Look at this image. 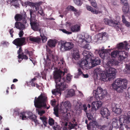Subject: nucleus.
<instances>
[{
	"mask_svg": "<svg viewBox=\"0 0 130 130\" xmlns=\"http://www.w3.org/2000/svg\"><path fill=\"white\" fill-rule=\"evenodd\" d=\"M58 66L60 68L59 70L56 71L54 75L56 88L53 90L52 92L53 95H56L58 94L60 96L61 94V91L64 90L68 87V85L66 84L65 81V78H63L61 79V76H63L65 73L67 72V70L64 68L66 64L63 58L58 62Z\"/></svg>",
	"mask_w": 130,
	"mask_h": 130,
	"instance_id": "f257e3e1",
	"label": "nucleus"
},
{
	"mask_svg": "<svg viewBox=\"0 0 130 130\" xmlns=\"http://www.w3.org/2000/svg\"><path fill=\"white\" fill-rule=\"evenodd\" d=\"M84 55L83 59L80 61L78 62L80 67L83 69L84 68L88 69L90 68V66H89L90 64L91 63L92 67L100 64L101 60L99 58L97 57L93 59L92 57L93 55L91 53L86 51H84L83 53Z\"/></svg>",
	"mask_w": 130,
	"mask_h": 130,
	"instance_id": "f03ea898",
	"label": "nucleus"
},
{
	"mask_svg": "<svg viewBox=\"0 0 130 130\" xmlns=\"http://www.w3.org/2000/svg\"><path fill=\"white\" fill-rule=\"evenodd\" d=\"M127 82L126 79L118 78L112 84L111 86L113 89L120 93L126 88Z\"/></svg>",
	"mask_w": 130,
	"mask_h": 130,
	"instance_id": "7ed1b4c3",
	"label": "nucleus"
},
{
	"mask_svg": "<svg viewBox=\"0 0 130 130\" xmlns=\"http://www.w3.org/2000/svg\"><path fill=\"white\" fill-rule=\"evenodd\" d=\"M47 100V97L41 94L38 98L36 97L35 98L34 101V105L36 108H40L44 107L48 109L50 108V106L47 107L46 102Z\"/></svg>",
	"mask_w": 130,
	"mask_h": 130,
	"instance_id": "20e7f679",
	"label": "nucleus"
},
{
	"mask_svg": "<svg viewBox=\"0 0 130 130\" xmlns=\"http://www.w3.org/2000/svg\"><path fill=\"white\" fill-rule=\"evenodd\" d=\"M20 118H21L22 120L26 119L28 118L34 121L35 123H38V120L36 119L37 117L35 115H33L31 112H23L18 113Z\"/></svg>",
	"mask_w": 130,
	"mask_h": 130,
	"instance_id": "39448f33",
	"label": "nucleus"
},
{
	"mask_svg": "<svg viewBox=\"0 0 130 130\" xmlns=\"http://www.w3.org/2000/svg\"><path fill=\"white\" fill-rule=\"evenodd\" d=\"M93 96L96 99L102 100L104 97V96L107 94V91L105 90H103L100 87H98L96 90L93 91Z\"/></svg>",
	"mask_w": 130,
	"mask_h": 130,
	"instance_id": "423d86ee",
	"label": "nucleus"
},
{
	"mask_svg": "<svg viewBox=\"0 0 130 130\" xmlns=\"http://www.w3.org/2000/svg\"><path fill=\"white\" fill-rule=\"evenodd\" d=\"M112 120V125L113 127L116 128H119L120 130H124L125 124H123V123H125L124 122V118H121L118 120L117 118H113Z\"/></svg>",
	"mask_w": 130,
	"mask_h": 130,
	"instance_id": "0eeeda50",
	"label": "nucleus"
},
{
	"mask_svg": "<svg viewBox=\"0 0 130 130\" xmlns=\"http://www.w3.org/2000/svg\"><path fill=\"white\" fill-rule=\"evenodd\" d=\"M60 46V51L64 52L69 51L72 49L74 47V45L71 42H67L64 41L61 43Z\"/></svg>",
	"mask_w": 130,
	"mask_h": 130,
	"instance_id": "6e6552de",
	"label": "nucleus"
},
{
	"mask_svg": "<svg viewBox=\"0 0 130 130\" xmlns=\"http://www.w3.org/2000/svg\"><path fill=\"white\" fill-rule=\"evenodd\" d=\"M118 55V59L119 60H122L127 57V53L124 51H120L118 50L113 51L111 53V56L112 57L115 58Z\"/></svg>",
	"mask_w": 130,
	"mask_h": 130,
	"instance_id": "1a4fd4ad",
	"label": "nucleus"
},
{
	"mask_svg": "<svg viewBox=\"0 0 130 130\" xmlns=\"http://www.w3.org/2000/svg\"><path fill=\"white\" fill-rule=\"evenodd\" d=\"M104 48V47H103L101 49L96 50L95 53L99 54V56L103 59H109V56L108 53L106 52V50H105Z\"/></svg>",
	"mask_w": 130,
	"mask_h": 130,
	"instance_id": "9d476101",
	"label": "nucleus"
},
{
	"mask_svg": "<svg viewBox=\"0 0 130 130\" xmlns=\"http://www.w3.org/2000/svg\"><path fill=\"white\" fill-rule=\"evenodd\" d=\"M104 22L105 24L114 27L116 29H118L119 27V24L115 20L105 19L104 20Z\"/></svg>",
	"mask_w": 130,
	"mask_h": 130,
	"instance_id": "9b49d317",
	"label": "nucleus"
},
{
	"mask_svg": "<svg viewBox=\"0 0 130 130\" xmlns=\"http://www.w3.org/2000/svg\"><path fill=\"white\" fill-rule=\"evenodd\" d=\"M30 24L31 29L40 32L41 28L38 22L33 21L31 18L30 19Z\"/></svg>",
	"mask_w": 130,
	"mask_h": 130,
	"instance_id": "f8f14e48",
	"label": "nucleus"
},
{
	"mask_svg": "<svg viewBox=\"0 0 130 130\" xmlns=\"http://www.w3.org/2000/svg\"><path fill=\"white\" fill-rule=\"evenodd\" d=\"M42 2H38L35 3L27 2L25 3H22V5L24 6V7H26L27 6H29L31 8H37L42 4Z\"/></svg>",
	"mask_w": 130,
	"mask_h": 130,
	"instance_id": "ddd939ff",
	"label": "nucleus"
},
{
	"mask_svg": "<svg viewBox=\"0 0 130 130\" xmlns=\"http://www.w3.org/2000/svg\"><path fill=\"white\" fill-rule=\"evenodd\" d=\"M25 39V37L18 38L16 39L12 42V43L16 46L21 47L24 45Z\"/></svg>",
	"mask_w": 130,
	"mask_h": 130,
	"instance_id": "4468645a",
	"label": "nucleus"
},
{
	"mask_svg": "<svg viewBox=\"0 0 130 130\" xmlns=\"http://www.w3.org/2000/svg\"><path fill=\"white\" fill-rule=\"evenodd\" d=\"M106 72L107 74L110 76V78L113 79L115 77V75L116 74V71L115 69L113 68L110 67L107 70Z\"/></svg>",
	"mask_w": 130,
	"mask_h": 130,
	"instance_id": "2eb2a0df",
	"label": "nucleus"
},
{
	"mask_svg": "<svg viewBox=\"0 0 130 130\" xmlns=\"http://www.w3.org/2000/svg\"><path fill=\"white\" fill-rule=\"evenodd\" d=\"M14 19L16 21H22V23L25 24L26 23V19L23 17V15L20 14H15L14 17Z\"/></svg>",
	"mask_w": 130,
	"mask_h": 130,
	"instance_id": "dca6fc26",
	"label": "nucleus"
},
{
	"mask_svg": "<svg viewBox=\"0 0 130 130\" xmlns=\"http://www.w3.org/2000/svg\"><path fill=\"white\" fill-rule=\"evenodd\" d=\"M96 127H100V126L97 122L95 121H93L87 125V128L89 130H90L91 129H93Z\"/></svg>",
	"mask_w": 130,
	"mask_h": 130,
	"instance_id": "f3484780",
	"label": "nucleus"
},
{
	"mask_svg": "<svg viewBox=\"0 0 130 130\" xmlns=\"http://www.w3.org/2000/svg\"><path fill=\"white\" fill-rule=\"evenodd\" d=\"M102 104V102L100 101H95L92 103L91 105L92 108L93 109H96V107L97 108H98L101 106Z\"/></svg>",
	"mask_w": 130,
	"mask_h": 130,
	"instance_id": "a211bd4d",
	"label": "nucleus"
},
{
	"mask_svg": "<svg viewBox=\"0 0 130 130\" xmlns=\"http://www.w3.org/2000/svg\"><path fill=\"white\" fill-rule=\"evenodd\" d=\"M100 113L104 118L107 117L110 115V112L107 108L102 109L101 110Z\"/></svg>",
	"mask_w": 130,
	"mask_h": 130,
	"instance_id": "6ab92c4d",
	"label": "nucleus"
},
{
	"mask_svg": "<svg viewBox=\"0 0 130 130\" xmlns=\"http://www.w3.org/2000/svg\"><path fill=\"white\" fill-rule=\"evenodd\" d=\"M24 24L20 22H16L15 23V27L17 29L23 30L25 28Z\"/></svg>",
	"mask_w": 130,
	"mask_h": 130,
	"instance_id": "aec40b11",
	"label": "nucleus"
},
{
	"mask_svg": "<svg viewBox=\"0 0 130 130\" xmlns=\"http://www.w3.org/2000/svg\"><path fill=\"white\" fill-rule=\"evenodd\" d=\"M124 42L125 44L123 42H121L117 45V48L119 50L127 48L128 44L125 41Z\"/></svg>",
	"mask_w": 130,
	"mask_h": 130,
	"instance_id": "412c9836",
	"label": "nucleus"
},
{
	"mask_svg": "<svg viewBox=\"0 0 130 130\" xmlns=\"http://www.w3.org/2000/svg\"><path fill=\"white\" fill-rule=\"evenodd\" d=\"M70 28L72 31L73 32H78L80 30V26L77 24L71 26Z\"/></svg>",
	"mask_w": 130,
	"mask_h": 130,
	"instance_id": "4be33fe9",
	"label": "nucleus"
},
{
	"mask_svg": "<svg viewBox=\"0 0 130 130\" xmlns=\"http://www.w3.org/2000/svg\"><path fill=\"white\" fill-rule=\"evenodd\" d=\"M61 106L63 107V106L64 108H65L67 110L70 108L71 106V104L70 102L68 101H66L64 103L62 102L60 104Z\"/></svg>",
	"mask_w": 130,
	"mask_h": 130,
	"instance_id": "5701e85b",
	"label": "nucleus"
},
{
	"mask_svg": "<svg viewBox=\"0 0 130 130\" xmlns=\"http://www.w3.org/2000/svg\"><path fill=\"white\" fill-rule=\"evenodd\" d=\"M85 38L84 39H82L81 42L82 44H84L87 43H89L91 41V36H90L87 35L86 37L85 36Z\"/></svg>",
	"mask_w": 130,
	"mask_h": 130,
	"instance_id": "b1692460",
	"label": "nucleus"
},
{
	"mask_svg": "<svg viewBox=\"0 0 130 130\" xmlns=\"http://www.w3.org/2000/svg\"><path fill=\"white\" fill-rule=\"evenodd\" d=\"M56 42L55 40L49 39L47 43V45L50 47L53 48L55 46Z\"/></svg>",
	"mask_w": 130,
	"mask_h": 130,
	"instance_id": "393cba45",
	"label": "nucleus"
},
{
	"mask_svg": "<svg viewBox=\"0 0 130 130\" xmlns=\"http://www.w3.org/2000/svg\"><path fill=\"white\" fill-rule=\"evenodd\" d=\"M118 64V61L115 59H112L108 61L107 63V65L108 66V67L113 65L116 66Z\"/></svg>",
	"mask_w": 130,
	"mask_h": 130,
	"instance_id": "a878e982",
	"label": "nucleus"
},
{
	"mask_svg": "<svg viewBox=\"0 0 130 130\" xmlns=\"http://www.w3.org/2000/svg\"><path fill=\"white\" fill-rule=\"evenodd\" d=\"M29 40L32 41L36 42L38 43H39L41 42V39L40 38L37 37H29Z\"/></svg>",
	"mask_w": 130,
	"mask_h": 130,
	"instance_id": "bb28decb",
	"label": "nucleus"
},
{
	"mask_svg": "<svg viewBox=\"0 0 130 130\" xmlns=\"http://www.w3.org/2000/svg\"><path fill=\"white\" fill-rule=\"evenodd\" d=\"M101 77L102 79V80L106 81L107 78H108V79L109 80H110L111 78H110V76L108 75V74H107L106 71L104 73H102L101 74Z\"/></svg>",
	"mask_w": 130,
	"mask_h": 130,
	"instance_id": "cd10ccee",
	"label": "nucleus"
},
{
	"mask_svg": "<svg viewBox=\"0 0 130 130\" xmlns=\"http://www.w3.org/2000/svg\"><path fill=\"white\" fill-rule=\"evenodd\" d=\"M8 3H10V5H13L15 7H20L17 0H8Z\"/></svg>",
	"mask_w": 130,
	"mask_h": 130,
	"instance_id": "c85d7f7f",
	"label": "nucleus"
},
{
	"mask_svg": "<svg viewBox=\"0 0 130 130\" xmlns=\"http://www.w3.org/2000/svg\"><path fill=\"white\" fill-rule=\"evenodd\" d=\"M74 52L72 56L73 57L75 60H77L80 58L79 54V53L78 50L77 49H76L75 50H74Z\"/></svg>",
	"mask_w": 130,
	"mask_h": 130,
	"instance_id": "c756f323",
	"label": "nucleus"
},
{
	"mask_svg": "<svg viewBox=\"0 0 130 130\" xmlns=\"http://www.w3.org/2000/svg\"><path fill=\"white\" fill-rule=\"evenodd\" d=\"M97 40H102L103 39V38L107 37V34L105 32L104 33H100L97 35Z\"/></svg>",
	"mask_w": 130,
	"mask_h": 130,
	"instance_id": "7c9ffc66",
	"label": "nucleus"
},
{
	"mask_svg": "<svg viewBox=\"0 0 130 130\" xmlns=\"http://www.w3.org/2000/svg\"><path fill=\"white\" fill-rule=\"evenodd\" d=\"M127 116L126 118H124V122H125L126 123H130V111L128 112L127 113Z\"/></svg>",
	"mask_w": 130,
	"mask_h": 130,
	"instance_id": "2f4dec72",
	"label": "nucleus"
},
{
	"mask_svg": "<svg viewBox=\"0 0 130 130\" xmlns=\"http://www.w3.org/2000/svg\"><path fill=\"white\" fill-rule=\"evenodd\" d=\"M75 92L74 90L73 89H71L69 90L67 94L68 97L72 96L74 95Z\"/></svg>",
	"mask_w": 130,
	"mask_h": 130,
	"instance_id": "473e14b6",
	"label": "nucleus"
},
{
	"mask_svg": "<svg viewBox=\"0 0 130 130\" xmlns=\"http://www.w3.org/2000/svg\"><path fill=\"white\" fill-rule=\"evenodd\" d=\"M77 122H75V123H72L71 122H69L68 125L69 128L70 129H73L77 126Z\"/></svg>",
	"mask_w": 130,
	"mask_h": 130,
	"instance_id": "72a5a7b5",
	"label": "nucleus"
},
{
	"mask_svg": "<svg viewBox=\"0 0 130 130\" xmlns=\"http://www.w3.org/2000/svg\"><path fill=\"white\" fill-rule=\"evenodd\" d=\"M121 3L124 6L127 8L129 7V5L127 3V0H120Z\"/></svg>",
	"mask_w": 130,
	"mask_h": 130,
	"instance_id": "f704fd0d",
	"label": "nucleus"
},
{
	"mask_svg": "<svg viewBox=\"0 0 130 130\" xmlns=\"http://www.w3.org/2000/svg\"><path fill=\"white\" fill-rule=\"evenodd\" d=\"M40 119L42 121L44 125L45 126H46V125L47 124L46 120L47 119L44 116L40 117Z\"/></svg>",
	"mask_w": 130,
	"mask_h": 130,
	"instance_id": "c9c22d12",
	"label": "nucleus"
},
{
	"mask_svg": "<svg viewBox=\"0 0 130 130\" xmlns=\"http://www.w3.org/2000/svg\"><path fill=\"white\" fill-rule=\"evenodd\" d=\"M46 59L45 61L46 64L49 66H50L51 63V60L50 59L49 56L47 55Z\"/></svg>",
	"mask_w": 130,
	"mask_h": 130,
	"instance_id": "e433bc0d",
	"label": "nucleus"
},
{
	"mask_svg": "<svg viewBox=\"0 0 130 130\" xmlns=\"http://www.w3.org/2000/svg\"><path fill=\"white\" fill-rule=\"evenodd\" d=\"M75 4L77 6H80L82 4L83 0H73Z\"/></svg>",
	"mask_w": 130,
	"mask_h": 130,
	"instance_id": "4c0bfd02",
	"label": "nucleus"
},
{
	"mask_svg": "<svg viewBox=\"0 0 130 130\" xmlns=\"http://www.w3.org/2000/svg\"><path fill=\"white\" fill-rule=\"evenodd\" d=\"M87 10L91 11L93 13L98 14L100 13V12L95 9H87Z\"/></svg>",
	"mask_w": 130,
	"mask_h": 130,
	"instance_id": "58836bf2",
	"label": "nucleus"
},
{
	"mask_svg": "<svg viewBox=\"0 0 130 130\" xmlns=\"http://www.w3.org/2000/svg\"><path fill=\"white\" fill-rule=\"evenodd\" d=\"M23 53L24 54L25 53V54H28L30 57L31 56H32L33 54V52L32 51H29L27 49L25 50L24 52Z\"/></svg>",
	"mask_w": 130,
	"mask_h": 130,
	"instance_id": "ea45409f",
	"label": "nucleus"
},
{
	"mask_svg": "<svg viewBox=\"0 0 130 130\" xmlns=\"http://www.w3.org/2000/svg\"><path fill=\"white\" fill-rule=\"evenodd\" d=\"M114 112L117 114H120L122 112L121 109L120 108H116L114 111Z\"/></svg>",
	"mask_w": 130,
	"mask_h": 130,
	"instance_id": "a19ab883",
	"label": "nucleus"
},
{
	"mask_svg": "<svg viewBox=\"0 0 130 130\" xmlns=\"http://www.w3.org/2000/svg\"><path fill=\"white\" fill-rule=\"evenodd\" d=\"M54 114L56 117H58V109L57 107L54 108Z\"/></svg>",
	"mask_w": 130,
	"mask_h": 130,
	"instance_id": "79ce46f5",
	"label": "nucleus"
},
{
	"mask_svg": "<svg viewBox=\"0 0 130 130\" xmlns=\"http://www.w3.org/2000/svg\"><path fill=\"white\" fill-rule=\"evenodd\" d=\"M54 120L52 118H50L48 120V124L50 126H52L53 124H55L54 123Z\"/></svg>",
	"mask_w": 130,
	"mask_h": 130,
	"instance_id": "37998d69",
	"label": "nucleus"
},
{
	"mask_svg": "<svg viewBox=\"0 0 130 130\" xmlns=\"http://www.w3.org/2000/svg\"><path fill=\"white\" fill-rule=\"evenodd\" d=\"M38 13L41 15L43 16L44 14L43 13V9H38Z\"/></svg>",
	"mask_w": 130,
	"mask_h": 130,
	"instance_id": "c03bdc74",
	"label": "nucleus"
},
{
	"mask_svg": "<svg viewBox=\"0 0 130 130\" xmlns=\"http://www.w3.org/2000/svg\"><path fill=\"white\" fill-rule=\"evenodd\" d=\"M40 36L41 38L42 42L43 43L45 42L47 40V38L43 35H41Z\"/></svg>",
	"mask_w": 130,
	"mask_h": 130,
	"instance_id": "a18cd8bd",
	"label": "nucleus"
},
{
	"mask_svg": "<svg viewBox=\"0 0 130 130\" xmlns=\"http://www.w3.org/2000/svg\"><path fill=\"white\" fill-rule=\"evenodd\" d=\"M90 2L92 6L94 8H96L97 7V4L94 0H91Z\"/></svg>",
	"mask_w": 130,
	"mask_h": 130,
	"instance_id": "49530a36",
	"label": "nucleus"
},
{
	"mask_svg": "<svg viewBox=\"0 0 130 130\" xmlns=\"http://www.w3.org/2000/svg\"><path fill=\"white\" fill-rule=\"evenodd\" d=\"M61 127L60 125H55V124L53 127V128L55 130H60Z\"/></svg>",
	"mask_w": 130,
	"mask_h": 130,
	"instance_id": "de8ad7c7",
	"label": "nucleus"
},
{
	"mask_svg": "<svg viewBox=\"0 0 130 130\" xmlns=\"http://www.w3.org/2000/svg\"><path fill=\"white\" fill-rule=\"evenodd\" d=\"M129 9H123V11L124 13V14H126L127 13L129 14L130 12L129 11Z\"/></svg>",
	"mask_w": 130,
	"mask_h": 130,
	"instance_id": "09e8293b",
	"label": "nucleus"
},
{
	"mask_svg": "<svg viewBox=\"0 0 130 130\" xmlns=\"http://www.w3.org/2000/svg\"><path fill=\"white\" fill-rule=\"evenodd\" d=\"M61 30L62 31L63 33L68 34H70L72 33V32L68 31L64 29H61Z\"/></svg>",
	"mask_w": 130,
	"mask_h": 130,
	"instance_id": "8fccbe9b",
	"label": "nucleus"
},
{
	"mask_svg": "<svg viewBox=\"0 0 130 130\" xmlns=\"http://www.w3.org/2000/svg\"><path fill=\"white\" fill-rule=\"evenodd\" d=\"M72 78V76L70 74H68L67 75L66 79L68 81H70Z\"/></svg>",
	"mask_w": 130,
	"mask_h": 130,
	"instance_id": "3c124183",
	"label": "nucleus"
},
{
	"mask_svg": "<svg viewBox=\"0 0 130 130\" xmlns=\"http://www.w3.org/2000/svg\"><path fill=\"white\" fill-rule=\"evenodd\" d=\"M87 115L88 120H92L93 118V116L91 113H87Z\"/></svg>",
	"mask_w": 130,
	"mask_h": 130,
	"instance_id": "603ef678",
	"label": "nucleus"
},
{
	"mask_svg": "<svg viewBox=\"0 0 130 130\" xmlns=\"http://www.w3.org/2000/svg\"><path fill=\"white\" fill-rule=\"evenodd\" d=\"M56 103V101L55 100H52L51 101V104L52 106H55V105Z\"/></svg>",
	"mask_w": 130,
	"mask_h": 130,
	"instance_id": "864d4df0",
	"label": "nucleus"
},
{
	"mask_svg": "<svg viewBox=\"0 0 130 130\" xmlns=\"http://www.w3.org/2000/svg\"><path fill=\"white\" fill-rule=\"evenodd\" d=\"M78 75L79 76L83 74V72L82 71L81 69L80 68H79L78 69Z\"/></svg>",
	"mask_w": 130,
	"mask_h": 130,
	"instance_id": "5fc2aeb1",
	"label": "nucleus"
},
{
	"mask_svg": "<svg viewBox=\"0 0 130 130\" xmlns=\"http://www.w3.org/2000/svg\"><path fill=\"white\" fill-rule=\"evenodd\" d=\"M9 32L11 36V37L12 38L13 37V33L14 32V31L13 30V28H12L11 29H10L9 30Z\"/></svg>",
	"mask_w": 130,
	"mask_h": 130,
	"instance_id": "6e6d98bb",
	"label": "nucleus"
},
{
	"mask_svg": "<svg viewBox=\"0 0 130 130\" xmlns=\"http://www.w3.org/2000/svg\"><path fill=\"white\" fill-rule=\"evenodd\" d=\"M100 127H99V128L100 130H104L105 128L106 127V126L105 125H103L102 126H101V125H99Z\"/></svg>",
	"mask_w": 130,
	"mask_h": 130,
	"instance_id": "4d7b16f0",
	"label": "nucleus"
},
{
	"mask_svg": "<svg viewBox=\"0 0 130 130\" xmlns=\"http://www.w3.org/2000/svg\"><path fill=\"white\" fill-rule=\"evenodd\" d=\"M93 26H94V27L95 28V29H96L97 30L99 31L100 30L99 27L98 26L96 25H93L91 26V27H93Z\"/></svg>",
	"mask_w": 130,
	"mask_h": 130,
	"instance_id": "13d9d810",
	"label": "nucleus"
},
{
	"mask_svg": "<svg viewBox=\"0 0 130 130\" xmlns=\"http://www.w3.org/2000/svg\"><path fill=\"white\" fill-rule=\"evenodd\" d=\"M83 47L87 49H89V44L87 43L83 46Z\"/></svg>",
	"mask_w": 130,
	"mask_h": 130,
	"instance_id": "bf43d9fd",
	"label": "nucleus"
},
{
	"mask_svg": "<svg viewBox=\"0 0 130 130\" xmlns=\"http://www.w3.org/2000/svg\"><path fill=\"white\" fill-rule=\"evenodd\" d=\"M122 22L123 24H124L127 21L126 20V19L124 15H123L122 16Z\"/></svg>",
	"mask_w": 130,
	"mask_h": 130,
	"instance_id": "052dcab7",
	"label": "nucleus"
},
{
	"mask_svg": "<svg viewBox=\"0 0 130 130\" xmlns=\"http://www.w3.org/2000/svg\"><path fill=\"white\" fill-rule=\"evenodd\" d=\"M19 54L18 56V58L19 59H22V58L23 55L24 53L22 52L21 54Z\"/></svg>",
	"mask_w": 130,
	"mask_h": 130,
	"instance_id": "680f3d73",
	"label": "nucleus"
},
{
	"mask_svg": "<svg viewBox=\"0 0 130 130\" xmlns=\"http://www.w3.org/2000/svg\"><path fill=\"white\" fill-rule=\"evenodd\" d=\"M45 111L44 110H42L38 111V114L41 116L42 115L45 113Z\"/></svg>",
	"mask_w": 130,
	"mask_h": 130,
	"instance_id": "e2e57ef3",
	"label": "nucleus"
},
{
	"mask_svg": "<svg viewBox=\"0 0 130 130\" xmlns=\"http://www.w3.org/2000/svg\"><path fill=\"white\" fill-rule=\"evenodd\" d=\"M125 68L128 71L130 72V64L126 65Z\"/></svg>",
	"mask_w": 130,
	"mask_h": 130,
	"instance_id": "0e129e2a",
	"label": "nucleus"
},
{
	"mask_svg": "<svg viewBox=\"0 0 130 130\" xmlns=\"http://www.w3.org/2000/svg\"><path fill=\"white\" fill-rule=\"evenodd\" d=\"M22 30L20 31L19 34V35L20 37L21 38L23 36L24 34L23 31Z\"/></svg>",
	"mask_w": 130,
	"mask_h": 130,
	"instance_id": "69168bd1",
	"label": "nucleus"
},
{
	"mask_svg": "<svg viewBox=\"0 0 130 130\" xmlns=\"http://www.w3.org/2000/svg\"><path fill=\"white\" fill-rule=\"evenodd\" d=\"M19 48L18 50V51L17 53L18 54H20V53H21L22 51V47H20Z\"/></svg>",
	"mask_w": 130,
	"mask_h": 130,
	"instance_id": "338daca9",
	"label": "nucleus"
},
{
	"mask_svg": "<svg viewBox=\"0 0 130 130\" xmlns=\"http://www.w3.org/2000/svg\"><path fill=\"white\" fill-rule=\"evenodd\" d=\"M124 24H125V26L127 27H129L130 26V22H129L127 21Z\"/></svg>",
	"mask_w": 130,
	"mask_h": 130,
	"instance_id": "774afa93",
	"label": "nucleus"
}]
</instances>
